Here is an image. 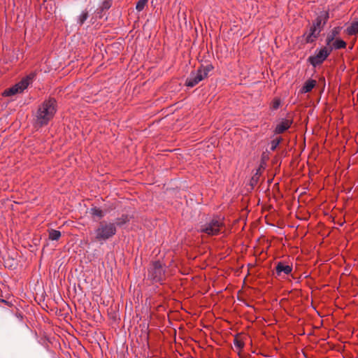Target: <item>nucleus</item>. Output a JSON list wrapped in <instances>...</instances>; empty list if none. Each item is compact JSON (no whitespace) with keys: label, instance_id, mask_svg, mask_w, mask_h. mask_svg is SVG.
<instances>
[{"label":"nucleus","instance_id":"1","mask_svg":"<svg viewBox=\"0 0 358 358\" xmlns=\"http://www.w3.org/2000/svg\"><path fill=\"white\" fill-rule=\"evenodd\" d=\"M56 106L57 101L54 98L45 100L36 111L35 126L42 127L47 125L56 113Z\"/></svg>","mask_w":358,"mask_h":358},{"label":"nucleus","instance_id":"2","mask_svg":"<svg viewBox=\"0 0 358 358\" xmlns=\"http://www.w3.org/2000/svg\"><path fill=\"white\" fill-rule=\"evenodd\" d=\"M117 233L114 222L106 220L101 221L94 229V241L102 243L113 237Z\"/></svg>","mask_w":358,"mask_h":358},{"label":"nucleus","instance_id":"3","mask_svg":"<svg viewBox=\"0 0 358 358\" xmlns=\"http://www.w3.org/2000/svg\"><path fill=\"white\" fill-rule=\"evenodd\" d=\"M212 64L206 66L201 65L196 71H192L186 79L185 85L188 87H193L201 80L208 77V73L213 69Z\"/></svg>","mask_w":358,"mask_h":358},{"label":"nucleus","instance_id":"4","mask_svg":"<svg viewBox=\"0 0 358 358\" xmlns=\"http://www.w3.org/2000/svg\"><path fill=\"white\" fill-rule=\"evenodd\" d=\"M165 278V269L159 261L152 262L148 269V279L153 282H160Z\"/></svg>","mask_w":358,"mask_h":358},{"label":"nucleus","instance_id":"5","mask_svg":"<svg viewBox=\"0 0 358 358\" xmlns=\"http://www.w3.org/2000/svg\"><path fill=\"white\" fill-rule=\"evenodd\" d=\"M222 227L223 222L220 219L213 218L208 222L201 225L199 231L208 236H216L219 234Z\"/></svg>","mask_w":358,"mask_h":358},{"label":"nucleus","instance_id":"6","mask_svg":"<svg viewBox=\"0 0 358 358\" xmlns=\"http://www.w3.org/2000/svg\"><path fill=\"white\" fill-rule=\"evenodd\" d=\"M331 52L325 45L320 50H316L315 53L313 56L308 58V62L313 66L317 67L321 65L329 56Z\"/></svg>","mask_w":358,"mask_h":358},{"label":"nucleus","instance_id":"7","mask_svg":"<svg viewBox=\"0 0 358 358\" xmlns=\"http://www.w3.org/2000/svg\"><path fill=\"white\" fill-rule=\"evenodd\" d=\"M32 79L31 76L23 78L21 81L13 85V87L6 90L3 95L5 96H10L17 93L23 92L30 84L31 80Z\"/></svg>","mask_w":358,"mask_h":358},{"label":"nucleus","instance_id":"8","mask_svg":"<svg viewBox=\"0 0 358 358\" xmlns=\"http://www.w3.org/2000/svg\"><path fill=\"white\" fill-rule=\"evenodd\" d=\"M329 14L327 10H323L320 13L315 20L313 22L312 25L321 32L324 27L327 24Z\"/></svg>","mask_w":358,"mask_h":358},{"label":"nucleus","instance_id":"9","mask_svg":"<svg viewBox=\"0 0 358 358\" xmlns=\"http://www.w3.org/2000/svg\"><path fill=\"white\" fill-rule=\"evenodd\" d=\"M320 34V30H317L315 27L311 25L308 31L303 34V37L305 38L306 43H313L317 39Z\"/></svg>","mask_w":358,"mask_h":358},{"label":"nucleus","instance_id":"10","mask_svg":"<svg viewBox=\"0 0 358 358\" xmlns=\"http://www.w3.org/2000/svg\"><path fill=\"white\" fill-rule=\"evenodd\" d=\"M292 271V265L287 264L285 262H278L275 266V273L278 276H280L282 273L289 275Z\"/></svg>","mask_w":358,"mask_h":358},{"label":"nucleus","instance_id":"11","mask_svg":"<svg viewBox=\"0 0 358 358\" xmlns=\"http://www.w3.org/2000/svg\"><path fill=\"white\" fill-rule=\"evenodd\" d=\"M292 123V122L289 120H287V119L282 120L280 123H278L276 125L275 131H274L275 134H282L284 131H285L290 127Z\"/></svg>","mask_w":358,"mask_h":358},{"label":"nucleus","instance_id":"12","mask_svg":"<svg viewBox=\"0 0 358 358\" xmlns=\"http://www.w3.org/2000/svg\"><path fill=\"white\" fill-rule=\"evenodd\" d=\"M341 31V27H340L333 28L327 35L326 45H330L336 38H338L337 36L340 34Z\"/></svg>","mask_w":358,"mask_h":358},{"label":"nucleus","instance_id":"13","mask_svg":"<svg viewBox=\"0 0 358 358\" xmlns=\"http://www.w3.org/2000/svg\"><path fill=\"white\" fill-rule=\"evenodd\" d=\"M347 43L341 38H336L330 45H327V48L329 50V52H331L333 50H339L345 48Z\"/></svg>","mask_w":358,"mask_h":358},{"label":"nucleus","instance_id":"14","mask_svg":"<svg viewBox=\"0 0 358 358\" xmlns=\"http://www.w3.org/2000/svg\"><path fill=\"white\" fill-rule=\"evenodd\" d=\"M315 85L316 81L315 80L309 79L306 81L301 91L302 93H308L315 87Z\"/></svg>","mask_w":358,"mask_h":358},{"label":"nucleus","instance_id":"15","mask_svg":"<svg viewBox=\"0 0 358 358\" xmlns=\"http://www.w3.org/2000/svg\"><path fill=\"white\" fill-rule=\"evenodd\" d=\"M131 217L127 214H123L121 217L116 219V222H114L115 224V227H121L124 224H127L130 221Z\"/></svg>","mask_w":358,"mask_h":358},{"label":"nucleus","instance_id":"16","mask_svg":"<svg viewBox=\"0 0 358 358\" xmlns=\"http://www.w3.org/2000/svg\"><path fill=\"white\" fill-rule=\"evenodd\" d=\"M347 34L350 36L358 34V21L354 22L347 28Z\"/></svg>","mask_w":358,"mask_h":358},{"label":"nucleus","instance_id":"17","mask_svg":"<svg viewBox=\"0 0 358 358\" xmlns=\"http://www.w3.org/2000/svg\"><path fill=\"white\" fill-rule=\"evenodd\" d=\"M90 213L92 216H96L99 218H102L104 216L103 211L97 207L92 208Z\"/></svg>","mask_w":358,"mask_h":358},{"label":"nucleus","instance_id":"18","mask_svg":"<svg viewBox=\"0 0 358 358\" xmlns=\"http://www.w3.org/2000/svg\"><path fill=\"white\" fill-rule=\"evenodd\" d=\"M61 236V232L58 230L51 229L49 231V238L52 241H57Z\"/></svg>","mask_w":358,"mask_h":358},{"label":"nucleus","instance_id":"19","mask_svg":"<svg viewBox=\"0 0 358 358\" xmlns=\"http://www.w3.org/2000/svg\"><path fill=\"white\" fill-rule=\"evenodd\" d=\"M234 344L235 348L238 350H241L244 347V342L239 338L238 336H236L234 339Z\"/></svg>","mask_w":358,"mask_h":358},{"label":"nucleus","instance_id":"20","mask_svg":"<svg viewBox=\"0 0 358 358\" xmlns=\"http://www.w3.org/2000/svg\"><path fill=\"white\" fill-rule=\"evenodd\" d=\"M89 17L88 11L84 10L78 17V23L81 26Z\"/></svg>","mask_w":358,"mask_h":358},{"label":"nucleus","instance_id":"21","mask_svg":"<svg viewBox=\"0 0 358 358\" xmlns=\"http://www.w3.org/2000/svg\"><path fill=\"white\" fill-rule=\"evenodd\" d=\"M281 141H282V138H280V137L276 138L273 139V141H271V150L274 151L277 148V147L278 146V145L280 144Z\"/></svg>","mask_w":358,"mask_h":358},{"label":"nucleus","instance_id":"22","mask_svg":"<svg viewBox=\"0 0 358 358\" xmlns=\"http://www.w3.org/2000/svg\"><path fill=\"white\" fill-rule=\"evenodd\" d=\"M112 6V0H104L100 7L101 11L109 9Z\"/></svg>","mask_w":358,"mask_h":358},{"label":"nucleus","instance_id":"23","mask_svg":"<svg viewBox=\"0 0 358 358\" xmlns=\"http://www.w3.org/2000/svg\"><path fill=\"white\" fill-rule=\"evenodd\" d=\"M280 106V99L278 98H275L272 103H271V108L273 109V110H277Z\"/></svg>","mask_w":358,"mask_h":358},{"label":"nucleus","instance_id":"24","mask_svg":"<svg viewBox=\"0 0 358 358\" xmlns=\"http://www.w3.org/2000/svg\"><path fill=\"white\" fill-rule=\"evenodd\" d=\"M145 5H146V3H144L141 0H138V2L136 3V9L138 12L142 11L144 9Z\"/></svg>","mask_w":358,"mask_h":358},{"label":"nucleus","instance_id":"25","mask_svg":"<svg viewBox=\"0 0 358 358\" xmlns=\"http://www.w3.org/2000/svg\"><path fill=\"white\" fill-rule=\"evenodd\" d=\"M259 178L258 173H257L254 176H252L251 180V185H253L254 183H256L257 182V180Z\"/></svg>","mask_w":358,"mask_h":358}]
</instances>
